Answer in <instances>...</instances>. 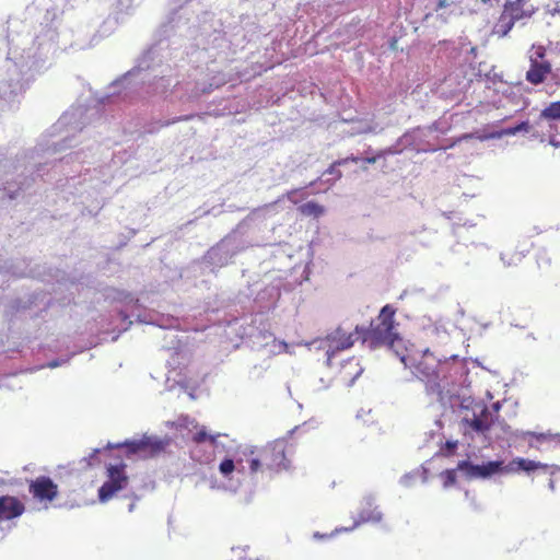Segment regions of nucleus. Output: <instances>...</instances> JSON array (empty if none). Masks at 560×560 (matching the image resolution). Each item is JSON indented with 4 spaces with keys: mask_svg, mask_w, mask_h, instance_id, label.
Returning <instances> with one entry per match:
<instances>
[{
    "mask_svg": "<svg viewBox=\"0 0 560 560\" xmlns=\"http://www.w3.org/2000/svg\"><path fill=\"white\" fill-rule=\"evenodd\" d=\"M396 308L386 304L380 311L375 320L371 322L369 328L355 326V334L363 342H369L371 348L387 347L397 355L399 349L404 348V340L397 331L398 324L395 322Z\"/></svg>",
    "mask_w": 560,
    "mask_h": 560,
    "instance_id": "1",
    "label": "nucleus"
},
{
    "mask_svg": "<svg viewBox=\"0 0 560 560\" xmlns=\"http://www.w3.org/2000/svg\"><path fill=\"white\" fill-rule=\"evenodd\" d=\"M398 355L405 368L411 370L416 377L432 386L439 385L441 360L429 349L423 350L417 355L400 352Z\"/></svg>",
    "mask_w": 560,
    "mask_h": 560,
    "instance_id": "2",
    "label": "nucleus"
},
{
    "mask_svg": "<svg viewBox=\"0 0 560 560\" xmlns=\"http://www.w3.org/2000/svg\"><path fill=\"white\" fill-rule=\"evenodd\" d=\"M107 480L98 489V500L102 503L109 501L118 491L128 486L129 477L126 465H109L106 468Z\"/></svg>",
    "mask_w": 560,
    "mask_h": 560,
    "instance_id": "3",
    "label": "nucleus"
},
{
    "mask_svg": "<svg viewBox=\"0 0 560 560\" xmlns=\"http://www.w3.org/2000/svg\"><path fill=\"white\" fill-rule=\"evenodd\" d=\"M500 402H494L490 407L485 404H476L472 410V417H465L463 422L466 428L477 433H483L494 424L498 419Z\"/></svg>",
    "mask_w": 560,
    "mask_h": 560,
    "instance_id": "4",
    "label": "nucleus"
},
{
    "mask_svg": "<svg viewBox=\"0 0 560 560\" xmlns=\"http://www.w3.org/2000/svg\"><path fill=\"white\" fill-rule=\"evenodd\" d=\"M261 456L262 466L266 472H279L288 468V459L285 455V444L281 441L267 444L258 450Z\"/></svg>",
    "mask_w": 560,
    "mask_h": 560,
    "instance_id": "5",
    "label": "nucleus"
},
{
    "mask_svg": "<svg viewBox=\"0 0 560 560\" xmlns=\"http://www.w3.org/2000/svg\"><path fill=\"white\" fill-rule=\"evenodd\" d=\"M28 492L35 501L47 505L58 498L59 488L50 477L38 476L30 480Z\"/></svg>",
    "mask_w": 560,
    "mask_h": 560,
    "instance_id": "6",
    "label": "nucleus"
},
{
    "mask_svg": "<svg viewBox=\"0 0 560 560\" xmlns=\"http://www.w3.org/2000/svg\"><path fill=\"white\" fill-rule=\"evenodd\" d=\"M456 469L465 471L470 478H487L494 474H504V462L493 460L482 465H474L468 460H462L457 464Z\"/></svg>",
    "mask_w": 560,
    "mask_h": 560,
    "instance_id": "7",
    "label": "nucleus"
},
{
    "mask_svg": "<svg viewBox=\"0 0 560 560\" xmlns=\"http://www.w3.org/2000/svg\"><path fill=\"white\" fill-rule=\"evenodd\" d=\"M328 342V360H330L331 351H342L351 348L357 340H361L358 338V334L355 330L353 332H348L342 327H337L331 334H329L326 338Z\"/></svg>",
    "mask_w": 560,
    "mask_h": 560,
    "instance_id": "8",
    "label": "nucleus"
},
{
    "mask_svg": "<svg viewBox=\"0 0 560 560\" xmlns=\"http://www.w3.org/2000/svg\"><path fill=\"white\" fill-rule=\"evenodd\" d=\"M25 511L24 503L16 497L2 495L0 497V522L11 521L21 516Z\"/></svg>",
    "mask_w": 560,
    "mask_h": 560,
    "instance_id": "9",
    "label": "nucleus"
},
{
    "mask_svg": "<svg viewBox=\"0 0 560 560\" xmlns=\"http://www.w3.org/2000/svg\"><path fill=\"white\" fill-rule=\"evenodd\" d=\"M548 468V465L542 464L540 462L516 457L509 462L508 464H504V474H514L520 471H525L527 474L544 469L546 470Z\"/></svg>",
    "mask_w": 560,
    "mask_h": 560,
    "instance_id": "10",
    "label": "nucleus"
},
{
    "mask_svg": "<svg viewBox=\"0 0 560 560\" xmlns=\"http://www.w3.org/2000/svg\"><path fill=\"white\" fill-rule=\"evenodd\" d=\"M141 442L143 447V457H155L166 451V448L170 446L171 439L144 436L141 439Z\"/></svg>",
    "mask_w": 560,
    "mask_h": 560,
    "instance_id": "11",
    "label": "nucleus"
},
{
    "mask_svg": "<svg viewBox=\"0 0 560 560\" xmlns=\"http://www.w3.org/2000/svg\"><path fill=\"white\" fill-rule=\"evenodd\" d=\"M551 72V65L549 61L530 60V67L526 72V80L534 84H540L545 81L546 77Z\"/></svg>",
    "mask_w": 560,
    "mask_h": 560,
    "instance_id": "12",
    "label": "nucleus"
},
{
    "mask_svg": "<svg viewBox=\"0 0 560 560\" xmlns=\"http://www.w3.org/2000/svg\"><path fill=\"white\" fill-rule=\"evenodd\" d=\"M192 429L195 430L191 435V441L196 444H201L205 442H209L212 446H215L218 443V438L221 435L220 433L211 434L207 431L205 425H200L198 422L192 420L191 422Z\"/></svg>",
    "mask_w": 560,
    "mask_h": 560,
    "instance_id": "13",
    "label": "nucleus"
},
{
    "mask_svg": "<svg viewBox=\"0 0 560 560\" xmlns=\"http://www.w3.org/2000/svg\"><path fill=\"white\" fill-rule=\"evenodd\" d=\"M524 4H525V0H515L512 2L505 3L503 10L509 11V14L516 22L524 18L530 16L534 13L533 8L525 9Z\"/></svg>",
    "mask_w": 560,
    "mask_h": 560,
    "instance_id": "14",
    "label": "nucleus"
},
{
    "mask_svg": "<svg viewBox=\"0 0 560 560\" xmlns=\"http://www.w3.org/2000/svg\"><path fill=\"white\" fill-rule=\"evenodd\" d=\"M515 24V21L513 18L509 14V11H502L498 22L494 26V33L499 36H505L513 28Z\"/></svg>",
    "mask_w": 560,
    "mask_h": 560,
    "instance_id": "15",
    "label": "nucleus"
},
{
    "mask_svg": "<svg viewBox=\"0 0 560 560\" xmlns=\"http://www.w3.org/2000/svg\"><path fill=\"white\" fill-rule=\"evenodd\" d=\"M300 214L311 218H319L325 213V208L316 201H307L298 208Z\"/></svg>",
    "mask_w": 560,
    "mask_h": 560,
    "instance_id": "16",
    "label": "nucleus"
},
{
    "mask_svg": "<svg viewBox=\"0 0 560 560\" xmlns=\"http://www.w3.org/2000/svg\"><path fill=\"white\" fill-rule=\"evenodd\" d=\"M247 456V463L250 474H257V472H266L265 467L262 466L261 456L259 454L258 450H252L246 455Z\"/></svg>",
    "mask_w": 560,
    "mask_h": 560,
    "instance_id": "17",
    "label": "nucleus"
},
{
    "mask_svg": "<svg viewBox=\"0 0 560 560\" xmlns=\"http://www.w3.org/2000/svg\"><path fill=\"white\" fill-rule=\"evenodd\" d=\"M359 161V158L351 155L345 159H340L335 161L326 171V173L335 175L337 179L341 178L342 173L337 168L338 166L345 165L348 162H354L357 163Z\"/></svg>",
    "mask_w": 560,
    "mask_h": 560,
    "instance_id": "18",
    "label": "nucleus"
},
{
    "mask_svg": "<svg viewBox=\"0 0 560 560\" xmlns=\"http://www.w3.org/2000/svg\"><path fill=\"white\" fill-rule=\"evenodd\" d=\"M540 116L546 119H560V101L550 103Z\"/></svg>",
    "mask_w": 560,
    "mask_h": 560,
    "instance_id": "19",
    "label": "nucleus"
},
{
    "mask_svg": "<svg viewBox=\"0 0 560 560\" xmlns=\"http://www.w3.org/2000/svg\"><path fill=\"white\" fill-rule=\"evenodd\" d=\"M236 468V464L232 458H224L219 465V471L224 476L229 477Z\"/></svg>",
    "mask_w": 560,
    "mask_h": 560,
    "instance_id": "20",
    "label": "nucleus"
},
{
    "mask_svg": "<svg viewBox=\"0 0 560 560\" xmlns=\"http://www.w3.org/2000/svg\"><path fill=\"white\" fill-rule=\"evenodd\" d=\"M124 446L127 447L129 454H139L143 456V447L141 440L139 441H131L124 443Z\"/></svg>",
    "mask_w": 560,
    "mask_h": 560,
    "instance_id": "21",
    "label": "nucleus"
},
{
    "mask_svg": "<svg viewBox=\"0 0 560 560\" xmlns=\"http://www.w3.org/2000/svg\"><path fill=\"white\" fill-rule=\"evenodd\" d=\"M501 259L506 265H511L513 262L520 261L522 259V255H517L512 249H506L501 254Z\"/></svg>",
    "mask_w": 560,
    "mask_h": 560,
    "instance_id": "22",
    "label": "nucleus"
},
{
    "mask_svg": "<svg viewBox=\"0 0 560 560\" xmlns=\"http://www.w3.org/2000/svg\"><path fill=\"white\" fill-rule=\"evenodd\" d=\"M530 130V125L528 121H522L515 127H511L504 131L505 135H516L517 132L525 131L528 132Z\"/></svg>",
    "mask_w": 560,
    "mask_h": 560,
    "instance_id": "23",
    "label": "nucleus"
},
{
    "mask_svg": "<svg viewBox=\"0 0 560 560\" xmlns=\"http://www.w3.org/2000/svg\"><path fill=\"white\" fill-rule=\"evenodd\" d=\"M442 477L444 479V487H451L456 482L455 469H447V470L443 471Z\"/></svg>",
    "mask_w": 560,
    "mask_h": 560,
    "instance_id": "24",
    "label": "nucleus"
},
{
    "mask_svg": "<svg viewBox=\"0 0 560 560\" xmlns=\"http://www.w3.org/2000/svg\"><path fill=\"white\" fill-rule=\"evenodd\" d=\"M192 117H194V115L178 116V117L173 118L172 120H165V121L161 122V127H167L172 124H176L179 121H187V120H190Z\"/></svg>",
    "mask_w": 560,
    "mask_h": 560,
    "instance_id": "25",
    "label": "nucleus"
},
{
    "mask_svg": "<svg viewBox=\"0 0 560 560\" xmlns=\"http://www.w3.org/2000/svg\"><path fill=\"white\" fill-rule=\"evenodd\" d=\"M530 435H534L538 441H545L547 439H552L555 441H557L558 443H560V433H557V434H544V433H540V434H534V433H530Z\"/></svg>",
    "mask_w": 560,
    "mask_h": 560,
    "instance_id": "26",
    "label": "nucleus"
},
{
    "mask_svg": "<svg viewBox=\"0 0 560 560\" xmlns=\"http://www.w3.org/2000/svg\"><path fill=\"white\" fill-rule=\"evenodd\" d=\"M453 3H454L453 0H439V2L436 4V11L441 10V9H444L446 7H450Z\"/></svg>",
    "mask_w": 560,
    "mask_h": 560,
    "instance_id": "27",
    "label": "nucleus"
},
{
    "mask_svg": "<svg viewBox=\"0 0 560 560\" xmlns=\"http://www.w3.org/2000/svg\"><path fill=\"white\" fill-rule=\"evenodd\" d=\"M457 446V442H446V448L450 453H452Z\"/></svg>",
    "mask_w": 560,
    "mask_h": 560,
    "instance_id": "28",
    "label": "nucleus"
},
{
    "mask_svg": "<svg viewBox=\"0 0 560 560\" xmlns=\"http://www.w3.org/2000/svg\"><path fill=\"white\" fill-rule=\"evenodd\" d=\"M365 162L370 163V164H374L376 162V158L375 156H372V158H366L365 159Z\"/></svg>",
    "mask_w": 560,
    "mask_h": 560,
    "instance_id": "29",
    "label": "nucleus"
},
{
    "mask_svg": "<svg viewBox=\"0 0 560 560\" xmlns=\"http://www.w3.org/2000/svg\"><path fill=\"white\" fill-rule=\"evenodd\" d=\"M201 92H202V93H209V92H211V89H210V88H208V89H202V91H201Z\"/></svg>",
    "mask_w": 560,
    "mask_h": 560,
    "instance_id": "30",
    "label": "nucleus"
}]
</instances>
